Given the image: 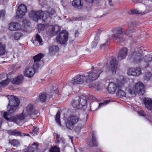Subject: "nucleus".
I'll use <instances>...</instances> for the list:
<instances>
[{"label":"nucleus","mask_w":152,"mask_h":152,"mask_svg":"<svg viewBox=\"0 0 152 152\" xmlns=\"http://www.w3.org/2000/svg\"><path fill=\"white\" fill-rule=\"evenodd\" d=\"M27 11V8L23 4H21L18 7V10L16 12V16L18 18H22Z\"/></svg>","instance_id":"obj_14"},{"label":"nucleus","mask_w":152,"mask_h":152,"mask_svg":"<svg viewBox=\"0 0 152 152\" xmlns=\"http://www.w3.org/2000/svg\"><path fill=\"white\" fill-rule=\"evenodd\" d=\"M23 35V34L20 32H16L12 34V36L16 40L19 39Z\"/></svg>","instance_id":"obj_30"},{"label":"nucleus","mask_w":152,"mask_h":152,"mask_svg":"<svg viewBox=\"0 0 152 152\" xmlns=\"http://www.w3.org/2000/svg\"><path fill=\"white\" fill-rule=\"evenodd\" d=\"M58 50V48L56 46H53L50 47L49 51L50 54H53L57 52Z\"/></svg>","instance_id":"obj_29"},{"label":"nucleus","mask_w":152,"mask_h":152,"mask_svg":"<svg viewBox=\"0 0 152 152\" xmlns=\"http://www.w3.org/2000/svg\"><path fill=\"white\" fill-rule=\"evenodd\" d=\"M90 3H92L93 2V0H87Z\"/></svg>","instance_id":"obj_52"},{"label":"nucleus","mask_w":152,"mask_h":152,"mask_svg":"<svg viewBox=\"0 0 152 152\" xmlns=\"http://www.w3.org/2000/svg\"><path fill=\"white\" fill-rule=\"evenodd\" d=\"M69 87V88H70V89L71 90L72 88L70 87Z\"/></svg>","instance_id":"obj_58"},{"label":"nucleus","mask_w":152,"mask_h":152,"mask_svg":"<svg viewBox=\"0 0 152 152\" xmlns=\"http://www.w3.org/2000/svg\"><path fill=\"white\" fill-rule=\"evenodd\" d=\"M23 75H20L13 79L11 82L13 84L19 85L23 83Z\"/></svg>","instance_id":"obj_19"},{"label":"nucleus","mask_w":152,"mask_h":152,"mask_svg":"<svg viewBox=\"0 0 152 152\" xmlns=\"http://www.w3.org/2000/svg\"><path fill=\"white\" fill-rule=\"evenodd\" d=\"M71 20H66V21L67 22H70V21Z\"/></svg>","instance_id":"obj_55"},{"label":"nucleus","mask_w":152,"mask_h":152,"mask_svg":"<svg viewBox=\"0 0 152 152\" xmlns=\"http://www.w3.org/2000/svg\"><path fill=\"white\" fill-rule=\"evenodd\" d=\"M58 91L57 90H56L55 91V93H58Z\"/></svg>","instance_id":"obj_56"},{"label":"nucleus","mask_w":152,"mask_h":152,"mask_svg":"<svg viewBox=\"0 0 152 152\" xmlns=\"http://www.w3.org/2000/svg\"><path fill=\"white\" fill-rule=\"evenodd\" d=\"M132 1L136 3H141L142 2V0H132Z\"/></svg>","instance_id":"obj_47"},{"label":"nucleus","mask_w":152,"mask_h":152,"mask_svg":"<svg viewBox=\"0 0 152 152\" xmlns=\"http://www.w3.org/2000/svg\"><path fill=\"white\" fill-rule=\"evenodd\" d=\"M43 56V54L41 53H39L34 56V61L31 63L33 66L36 69H38L40 66V62L41 59Z\"/></svg>","instance_id":"obj_12"},{"label":"nucleus","mask_w":152,"mask_h":152,"mask_svg":"<svg viewBox=\"0 0 152 152\" xmlns=\"http://www.w3.org/2000/svg\"><path fill=\"white\" fill-rule=\"evenodd\" d=\"M9 143L13 146H17L19 144V141L15 139L10 140L9 141Z\"/></svg>","instance_id":"obj_36"},{"label":"nucleus","mask_w":152,"mask_h":152,"mask_svg":"<svg viewBox=\"0 0 152 152\" xmlns=\"http://www.w3.org/2000/svg\"><path fill=\"white\" fill-rule=\"evenodd\" d=\"M127 53V50L126 48H123L121 49L118 54L117 58L118 60L121 61L125 58Z\"/></svg>","instance_id":"obj_18"},{"label":"nucleus","mask_w":152,"mask_h":152,"mask_svg":"<svg viewBox=\"0 0 152 152\" xmlns=\"http://www.w3.org/2000/svg\"><path fill=\"white\" fill-rule=\"evenodd\" d=\"M42 39L41 37L37 34L36 36L35 40H33L32 42L35 45L38 46L42 45Z\"/></svg>","instance_id":"obj_26"},{"label":"nucleus","mask_w":152,"mask_h":152,"mask_svg":"<svg viewBox=\"0 0 152 152\" xmlns=\"http://www.w3.org/2000/svg\"><path fill=\"white\" fill-rule=\"evenodd\" d=\"M127 73L129 75L138 76L141 74V69L139 67L129 68L128 69Z\"/></svg>","instance_id":"obj_15"},{"label":"nucleus","mask_w":152,"mask_h":152,"mask_svg":"<svg viewBox=\"0 0 152 152\" xmlns=\"http://www.w3.org/2000/svg\"><path fill=\"white\" fill-rule=\"evenodd\" d=\"M38 111L35 109L34 104L31 103L23 110L22 113L18 116L17 118H12L11 119L13 122L19 124L20 122L26 117L29 118H34L38 115Z\"/></svg>","instance_id":"obj_2"},{"label":"nucleus","mask_w":152,"mask_h":152,"mask_svg":"<svg viewBox=\"0 0 152 152\" xmlns=\"http://www.w3.org/2000/svg\"><path fill=\"white\" fill-rule=\"evenodd\" d=\"M118 85L116 95L120 98H131L137 93L142 94L144 92V86L140 82L135 83L132 79L123 78L118 83Z\"/></svg>","instance_id":"obj_1"},{"label":"nucleus","mask_w":152,"mask_h":152,"mask_svg":"<svg viewBox=\"0 0 152 152\" xmlns=\"http://www.w3.org/2000/svg\"><path fill=\"white\" fill-rule=\"evenodd\" d=\"M109 4L111 6V5H112V1L111 0H109Z\"/></svg>","instance_id":"obj_53"},{"label":"nucleus","mask_w":152,"mask_h":152,"mask_svg":"<svg viewBox=\"0 0 152 152\" xmlns=\"http://www.w3.org/2000/svg\"><path fill=\"white\" fill-rule=\"evenodd\" d=\"M5 14V11L4 10H1L0 11V18L4 16Z\"/></svg>","instance_id":"obj_46"},{"label":"nucleus","mask_w":152,"mask_h":152,"mask_svg":"<svg viewBox=\"0 0 152 152\" xmlns=\"http://www.w3.org/2000/svg\"><path fill=\"white\" fill-rule=\"evenodd\" d=\"M86 118H79L77 116L72 115L69 116L65 121L66 126L69 129L72 130L73 129L74 125L78 122H81L80 126L77 125L75 128V131L79 133L83 126V124L86 121Z\"/></svg>","instance_id":"obj_4"},{"label":"nucleus","mask_w":152,"mask_h":152,"mask_svg":"<svg viewBox=\"0 0 152 152\" xmlns=\"http://www.w3.org/2000/svg\"><path fill=\"white\" fill-rule=\"evenodd\" d=\"M117 86V85L113 82L109 83L108 87V91L109 93L113 94L116 91Z\"/></svg>","instance_id":"obj_21"},{"label":"nucleus","mask_w":152,"mask_h":152,"mask_svg":"<svg viewBox=\"0 0 152 152\" xmlns=\"http://www.w3.org/2000/svg\"><path fill=\"white\" fill-rule=\"evenodd\" d=\"M23 24H28V20L27 19H25L24 20L23 22Z\"/></svg>","instance_id":"obj_48"},{"label":"nucleus","mask_w":152,"mask_h":152,"mask_svg":"<svg viewBox=\"0 0 152 152\" xmlns=\"http://www.w3.org/2000/svg\"><path fill=\"white\" fill-rule=\"evenodd\" d=\"M113 34L110 38L114 41H121L123 39L121 37L123 34V28L121 26L114 28L112 30Z\"/></svg>","instance_id":"obj_9"},{"label":"nucleus","mask_w":152,"mask_h":152,"mask_svg":"<svg viewBox=\"0 0 152 152\" xmlns=\"http://www.w3.org/2000/svg\"><path fill=\"white\" fill-rule=\"evenodd\" d=\"M8 132L9 134H10L15 135L17 136H25V135H26L28 136H29L30 135L28 134H26L24 133H22L20 132L17 131L15 130H9L8 131Z\"/></svg>","instance_id":"obj_23"},{"label":"nucleus","mask_w":152,"mask_h":152,"mask_svg":"<svg viewBox=\"0 0 152 152\" xmlns=\"http://www.w3.org/2000/svg\"><path fill=\"white\" fill-rule=\"evenodd\" d=\"M131 12L132 14H141L142 15L144 14L147 12L146 11H140L138 9H135L133 10H132Z\"/></svg>","instance_id":"obj_31"},{"label":"nucleus","mask_w":152,"mask_h":152,"mask_svg":"<svg viewBox=\"0 0 152 152\" xmlns=\"http://www.w3.org/2000/svg\"><path fill=\"white\" fill-rule=\"evenodd\" d=\"M81 0H73L72 2V6L76 8L81 7L83 4L81 2Z\"/></svg>","instance_id":"obj_27"},{"label":"nucleus","mask_w":152,"mask_h":152,"mask_svg":"<svg viewBox=\"0 0 152 152\" xmlns=\"http://www.w3.org/2000/svg\"><path fill=\"white\" fill-rule=\"evenodd\" d=\"M8 98L9 99V104L7 107L8 112L4 113V117L7 120L13 122L11 118H17V117H11V114L16 111L19 106V101L16 97L13 95L8 96Z\"/></svg>","instance_id":"obj_3"},{"label":"nucleus","mask_w":152,"mask_h":152,"mask_svg":"<svg viewBox=\"0 0 152 152\" xmlns=\"http://www.w3.org/2000/svg\"><path fill=\"white\" fill-rule=\"evenodd\" d=\"M110 43V41L109 40H107L105 42V43H104L103 45H102L101 46V48L102 47L104 46L106 47L109 45Z\"/></svg>","instance_id":"obj_43"},{"label":"nucleus","mask_w":152,"mask_h":152,"mask_svg":"<svg viewBox=\"0 0 152 152\" xmlns=\"http://www.w3.org/2000/svg\"><path fill=\"white\" fill-rule=\"evenodd\" d=\"M4 77V76L3 75H0V80L3 78Z\"/></svg>","instance_id":"obj_50"},{"label":"nucleus","mask_w":152,"mask_h":152,"mask_svg":"<svg viewBox=\"0 0 152 152\" xmlns=\"http://www.w3.org/2000/svg\"><path fill=\"white\" fill-rule=\"evenodd\" d=\"M86 77L85 73L81 75H78L74 77L71 81L73 84H81L86 83Z\"/></svg>","instance_id":"obj_11"},{"label":"nucleus","mask_w":152,"mask_h":152,"mask_svg":"<svg viewBox=\"0 0 152 152\" xmlns=\"http://www.w3.org/2000/svg\"><path fill=\"white\" fill-rule=\"evenodd\" d=\"M9 29L11 31H22L21 25L18 23L11 22L8 25Z\"/></svg>","instance_id":"obj_16"},{"label":"nucleus","mask_w":152,"mask_h":152,"mask_svg":"<svg viewBox=\"0 0 152 152\" xmlns=\"http://www.w3.org/2000/svg\"><path fill=\"white\" fill-rule=\"evenodd\" d=\"M103 72L102 66L98 65L92 66L91 70L85 73L86 83H89L96 80L99 77L100 74Z\"/></svg>","instance_id":"obj_5"},{"label":"nucleus","mask_w":152,"mask_h":152,"mask_svg":"<svg viewBox=\"0 0 152 152\" xmlns=\"http://www.w3.org/2000/svg\"><path fill=\"white\" fill-rule=\"evenodd\" d=\"M92 140L90 139H87V143L91 147H93L94 146H97V144L96 141V137L93 134L92 136Z\"/></svg>","instance_id":"obj_25"},{"label":"nucleus","mask_w":152,"mask_h":152,"mask_svg":"<svg viewBox=\"0 0 152 152\" xmlns=\"http://www.w3.org/2000/svg\"><path fill=\"white\" fill-rule=\"evenodd\" d=\"M38 28L39 31H41L44 30L45 27L44 24H40L38 25Z\"/></svg>","instance_id":"obj_41"},{"label":"nucleus","mask_w":152,"mask_h":152,"mask_svg":"<svg viewBox=\"0 0 152 152\" xmlns=\"http://www.w3.org/2000/svg\"><path fill=\"white\" fill-rule=\"evenodd\" d=\"M48 14V12L46 11H32L29 13V17L30 18L37 22L39 19L41 20V18L43 21H45L49 17Z\"/></svg>","instance_id":"obj_7"},{"label":"nucleus","mask_w":152,"mask_h":152,"mask_svg":"<svg viewBox=\"0 0 152 152\" xmlns=\"http://www.w3.org/2000/svg\"><path fill=\"white\" fill-rule=\"evenodd\" d=\"M99 39V37L98 36H96L94 39V41L91 43V47L92 48H95L97 45Z\"/></svg>","instance_id":"obj_34"},{"label":"nucleus","mask_w":152,"mask_h":152,"mask_svg":"<svg viewBox=\"0 0 152 152\" xmlns=\"http://www.w3.org/2000/svg\"><path fill=\"white\" fill-rule=\"evenodd\" d=\"M32 66L26 67L23 72L25 76L29 78L32 77L35 73V69H37Z\"/></svg>","instance_id":"obj_13"},{"label":"nucleus","mask_w":152,"mask_h":152,"mask_svg":"<svg viewBox=\"0 0 152 152\" xmlns=\"http://www.w3.org/2000/svg\"><path fill=\"white\" fill-rule=\"evenodd\" d=\"M38 145L37 143H34L31 147L28 148L24 152H39L37 149Z\"/></svg>","instance_id":"obj_20"},{"label":"nucleus","mask_w":152,"mask_h":152,"mask_svg":"<svg viewBox=\"0 0 152 152\" xmlns=\"http://www.w3.org/2000/svg\"><path fill=\"white\" fill-rule=\"evenodd\" d=\"M59 137H60L58 135V134L56 135V143H58L59 142L58 139L59 138Z\"/></svg>","instance_id":"obj_49"},{"label":"nucleus","mask_w":152,"mask_h":152,"mask_svg":"<svg viewBox=\"0 0 152 152\" xmlns=\"http://www.w3.org/2000/svg\"><path fill=\"white\" fill-rule=\"evenodd\" d=\"M152 118V115H148V119L149 118L151 119Z\"/></svg>","instance_id":"obj_51"},{"label":"nucleus","mask_w":152,"mask_h":152,"mask_svg":"<svg viewBox=\"0 0 152 152\" xmlns=\"http://www.w3.org/2000/svg\"><path fill=\"white\" fill-rule=\"evenodd\" d=\"M39 131V128L37 127H35L34 128L33 130V132L34 133V136L35 135V134H36Z\"/></svg>","instance_id":"obj_44"},{"label":"nucleus","mask_w":152,"mask_h":152,"mask_svg":"<svg viewBox=\"0 0 152 152\" xmlns=\"http://www.w3.org/2000/svg\"><path fill=\"white\" fill-rule=\"evenodd\" d=\"M143 6H144V7H145V6L144 5H143Z\"/></svg>","instance_id":"obj_60"},{"label":"nucleus","mask_w":152,"mask_h":152,"mask_svg":"<svg viewBox=\"0 0 152 152\" xmlns=\"http://www.w3.org/2000/svg\"><path fill=\"white\" fill-rule=\"evenodd\" d=\"M118 62L116 58H113L110 61L109 70L113 73L115 72L117 69Z\"/></svg>","instance_id":"obj_17"},{"label":"nucleus","mask_w":152,"mask_h":152,"mask_svg":"<svg viewBox=\"0 0 152 152\" xmlns=\"http://www.w3.org/2000/svg\"><path fill=\"white\" fill-rule=\"evenodd\" d=\"M10 81V79L9 78H7L5 80L2 81L0 82V88L4 87L7 85Z\"/></svg>","instance_id":"obj_28"},{"label":"nucleus","mask_w":152,"mask_h":152,"mask_svg":"<svg viewBox=\"0 0 152 152\" xmlns=\"http://www.w3.org/2000/svg\"><path fill=\"white\" fill-rule=\"evenodd\" d=\"M52 28V31L55 33L58 32L60 30V28L59 26L57 25H56L54 26H51Z\"/></svg>","instance_id":"obj_35"},{"label":"nucleus","mask_w":152,"mask_h":152,"mask_svg":"<svg viewBox=\"0 0 152 152\" xmlns=\"http://www.w3.org/2000/svg\"><path fill=\"white\" fill-rule=\"evenodd\" d=\"M59 112H58L56 116L55 120L56 123L59 126L61 125V122L60 121V114Z\"/></svg>","instance_id":"obj_37"},{"label":"nucleus","mask_w":152,"mask_h":152,"mask_svg":"<svg viewBox=\"0 0 152 152\" xmlns=\"http://www.w3.org/2000/svg\"><path fill=\"white\" fill-rule=\"evenodd\" d=\"M69 137L70 139L71 140L72 142V137L71 136H69Z\"/></svg>","instance_id":"obj_54"},{"label":"nucleus","mask_w":152,"mask_h":152,"mask_svg":"<svg viewBox=\"0 0 152 152\" xmlns=\"http://www.w3.org/2000/svg\"><path fill=\"white\" fill-rule=\"evenodd\" d=\"M50 152H60L59 149L56 146L52 147L50 150Z\"/></svg>","instance_id":"obj_38"},{"label":"nucleus","mask_w":152,"mask_h":152,"mask_svg":"<svg viewBox=\"0 0 152 152\" xmlns=\"http://www.w3.org/2000/svg\"><path fill=\"white\" fill-rule=\"evenodd\" d=\"M78 34V33L77 32V33H76L75 34V35L76 36H77Z\"/></svg>","instance_id":"obj_57"},{"label":"nucleus","mask_w":152,"mask_h":152,"mask_svg":"<svg viewBox=\"0 0 152 152\" xmlns=\"http://www.w3.org/2000/svg\"><path fill=\"white\" fill-rule=\"evenodd\" d=\"M143 47L137 48L132 52L131 54L130 60L134 64H139L143 61V53L145 52Z\"/></svg>","instance_id":"obj_6"},{"label":"nucleus","mask_w":152,"mask_h":152,"mask_svg":"<svg viewBox=\"0 0 152 152\" xmlns=\"http://www.w3.org/2000/svg\"><path fill=\"white\" fill-rule=\"evenodd\" d=\"M152 77L151 73L149 72H146L145 73L144 76V79L147 81H148Z\"/></svg>","instance_id":"obj_33"},{"label":"nucleus","mask_w":152,"mask_h":152,"mask_svg":"<svg viewBox=\"0 0 152 152\" xmlns=\"http://www.w3.org/2000/svg\"><path fill=\"white\" fill-rule=\"evenodd\" d=\"M137 113L139 116H144L145 115V113L142 110H139L137 111Z\"/></svg>","instance_id":"obj_42"},{"label":"nucleus","mask_w":152,"mask_h":152,"mask_svg":"<svg viewBox=\"0 0 152 152\" xmlns=\"http://www.w3.org/2000/svg\"><path fill=\"white\" fill-rule=\"evenodd\" d=\"M152 61V55L148 54L146 55L143 58V61L145 63V67H148L149 65V63Z\"/></svg>","instance_id":"obj_22"},{"label":"nucleus","mask_w":152,"mask_h":152,"mask_svg":"<svg viewBox=\"0 0 152 152\" xmlns=\"http://www.w3.org/2000/svg\"><path fill=\"white\" fill-rule=\"evenodd\" d=\"M39 97L41 101L44 102L46 99V96L44 94H42L39 95Z\"/></svg>","instance_id":"obj_39"},{"label":"nucleus","mask_w":152,"mask_h":152,"mask_svg":"<svg viewBox=\"0 0 152 152\" xmlns=\"http://www.w3.org/2000/svg\"><path fill=\"white\" fill-rule=\"evenodd\" d=\"M68 33L65 31L61 32L56 38V41L59 43L64 44L66 43L68 39Z\"/></svg>","instance_id":"obj_10"},{"label":"nucleus","mask_w":152,"mask_h":152,"mask_svg":"<svg viewBox=\"0 0 152 152\" xmlns=\"http://www.w3.org/2000/svg\"><path fill=\"white\" fill-rule=\"evenodd\" d=\"M10 68H12V67H10Z\"/></svg>","instance_id":"obj_59"},{"label":"nucleus","mask_w":152,"mask_h":152,"mask_svg":"<svg viewBox=\"0 0 152 152\" xmlns=\"http://www.w3.org/2000/svg\"><path fill=\"white\" fill-rule=\"evenodd\" d=\"M48 13H49L48 15L49 17H50L52 15H54L55 13V11L53 10H52L50 12V13L49 12Z\"/></svg>","instance_id":"obj_45"},{"label":"nucleus","mask_w":152,"mask_h":152,"mask_svg":"<svg viewBox=\"0 0 152 152\" xmlns=\"http://www.w3.org/2000/svg\"><path fill=\"white\" fill-rule=\"evenodd\" d=\"M71 104L74 107L81 109L87 104L86 97L84 95L80 96L77 99L72 100Z\"/></svg>","instance_id":"obj_8"},{"label":"nucleus","mask_w":152,"mask_h":152,"mask_svg":"<svg viewBox=\"0 0 152 152\" xmlns=\"http://www.w3.org/2000/svg\"><path fill=\"white\" fill-rule=\"evenodd\" d=\"M110 102V100H105L104 101L103 103H99V107L100 108L101 107L105 105H106L107 104L109 103V102Z\"/></svg>","instance_id":"obj_40"},{"label":"nucleus","mask_w":152,"mask_h":152,"mask_svg":"<svg viewBox=\"0 0 152 152\" xmlns=\"http://www.w3.org/2000/svg\"><path fill=\"white\" fill-rule=\"evenodd\" d=\"M144 101L146 108L149 110H152V99L146 98Z\"/></svg>","instance_id":"obj_24"},{"label":"nucleus","mask_w":152,"mask_h":152,"mask_svg":"<svg viewBox=\"0 0 152 152\" xmlns=\"http://www.w3.org/2000/svg\"><path fill=\"white\" fill-rule=\"evenodd\" d=\"M5 45L0 42V55L4 54L5 52Z\"/></svg>","instance_id":"obj_32"}]
</instances>
